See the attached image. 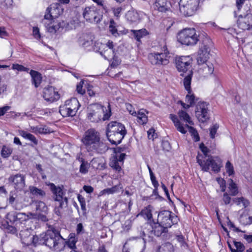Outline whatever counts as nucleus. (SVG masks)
<instances>
[{
  "instance_id": "63",
  "label": "nucleus",
  "mask_w": 252,
  "mask_h": 252,
  "mask_svg": "<svg viewBox=\"0 0 252 252\" xmlns=\"http://www.w3.org/2000/svg\"><path fill=\"white\" fill-rule=\"evenodd\" d=\"M76 232L77 234H80L84 233V228L83 225L81 223H79L77 224Z\"/></svg>"
},
{
  "instance_id": "8",
  "label": "nucleus",
  "mask_w": 252,
  "mask_h": 252,
  "mask_svg": "<svg viewBox=\"0 0 252 252\" xmlns=\"http://www.w3.org/2000/svg\"><path fill=\"white\" fill-rule=\"evenodd\" d=\"M80 104L76 98H72L65 101L64 104L60 107L59 112L63 117L74 116L79 107Z\"/></svg>"
},
{
  "instance_id": "40",
  "label": "nucleus",
  "mask_w": 252,
  "mask_h": 252,
  "mask_svg": "<svg viewBox=\"0 0 252 252\" xmlns=\"http://www.w3.org/2000/svg\"><path fill=\"white\" fill-rule=\"evenodd\" d=\"M192 77V73H190L184 79V85L186 90L188 91L189 93H190V83Z\"/></svg>"
},
{
  "instance_id": "6",
  "label": "nucleus",
  "mask_w": 252,
  "mask_h": 252,
  "mask_svg": "<svg viewBox=\"0 0 252 252\" xmlns=\"http://www.w3.org/2000/svg\"><path fill=\"white\" fill-rule=\"evenodd\" d=\"M171 56V53L168 51L166 45H164L161 52L149 54L148 59L152 64L165 65L169 63Z\"/></svg>"
},
{
  "instance_id": "59",
  "label": "nucleus",
  "mask_w": 252,
  "mask_h": 252,
  "mask_svg": "<svg viewBox=\"0 0 252 252\" xmlns=\"http://www.w3.org/2000/svg\"><path fill=\"white\" fill-rule=\"evenodd\" d=\"M162 147L164 150L169 151L171 149V146L168 141H164L162 142Z\"/></svg>"
},
{
  "instance_id": "36",
  "label": "nucleus",
  "mask_w": 252,
  "mask_h": 252,
  "mask_svg": "<svg viewBox=\"0 0 252 252\" xmlns=\"http://www.w3.org/2000/svg\"><path fill=\"white\" fill-rule=\"evenodd\" d=\"M158 252H174V247L173 245L167 242L162 244L160 246L158 249Z\"/></svg>"
},
{
  "instance_id": "61",
  "label": "nucleus",
  "mask_w": 252,
  "mask_h": 252,
  "mask_svg": "<svg viewBox=\"0 0 252 252\" xmlns=\"http://www.w3.org/2000/svg\"><path fill=\"white\" fill-rule=\"evenodd\" d=\"M200 149L201 151L203 153L205 157H207L208 153L209 152V150L207 147H206L204 144L201 143L200 145Z\"/></svg>"
},
{
  "instance_id": "32",
  "label": "nucleus",
  "mask_w": 252,
  "mask_h": 252,
  "mask_svg": "<svg viewBox=\"0 0 252 252\" xmlns=\"http://www.w3.org/2000/svg\"><path fill=\"white\" fill-rule=\"evenodd\" d=\"M133 33L134 38L138 42H140L141 38L149 34L148 32L145 29H142L139 30H131Z\"/></svg>"
},
{
  "instance_id": "37",
  "label": "nucleus",
  "mask_w": 252,
  "mask_h": 252,
  "mask_svg": "<svg viewBox=\"0 0 252 252\" xmlns=\"http://www.w3.org/2000/svg\"><path fill=\"white\" fill-rule=\"evenodd\" d=\"M31 131L36 134H46L50 132L49 130L46 126L40 127L39 126H31Z\"/></svg>"
},
{
  "instance_id": "44",
  "label": "nucleus",
  "mask_w": 252,
  "mask_h": 252,
  "mask_svg": "<svg viewBox=\"0 0 252 252\" xmlns=\"http://www.w3.org/2000/svg\"><path fill=\"white\" fill-rule=\"evenodd\" d=\"M12 153V149L5 145L3 146L1 150V155L3 158L9 157Z\"/></svg>"
},
{
  "instance_id": "20",
  "label": "nucleus",
  "mask_w": 252,
  "mask_h": 252,
  "mask_svg": "<svg viewBox=\"0 0 252 252\" xmlns=\"http://www.w3.org/2000/svg\"><path fill=\"white\" fill-rule=\"evenodd\" d=\"M238 27L243 30L252 29V14L248 13L244 16L240 15L237 21Z\"/></svg>"
},
{
  "instance_id": "46",
  "label": "nucleus",
  "mask_w": 252,
  "mask_h": 252,
  "mask_svg": "<svg viewBox=\"0 0 252 252\" xmlns=\"http://www.w3.org/2000/svg\"><path fill=\"white\" fill-rule=\"evenodd\" d=\"M78 200L80 203L81 208L84 214L86 213V201L85 198L81 195L78 194L77 195Z\"/></svg>"
},
{
  "instance_id": "15",
  "label": "nucleus",
  "mask_w": 252,
  "mask_h": 252,
  "mask_svg": "<svg viewBox=\"0 0 252 252\" xmlns=\"http://www.w3.org/2000/svg\"><path fill=\"white\" fill-rule=\"evenodd\" d=\"M114 151L116 155L111 158L109 165L115 170L119 172L122 169L121 166L123 164L126 154L121 153L123 150L120 148H117Z\"/></svg>"
},
{
  "instance_id": "17",
  "label": "nucleus",
  "mask_w": 252,
  "mask_h": 252,
  "mask_svg": "<svg viewBox=\"0 0 252 252\" xmlns=\"http://www.w3.org/2000/svg\"><path fill=\"white\" fill-rule=\"evenodd\" d=\"M192 60L189 56H182L176 58V65L179 72H186L191 68Z\"/></svg>"
},
{
  "instance_id": "7",
  "label": "nucleus",
  "mask_w": 252,
  "mask_h": 252,
  "mask_svg": "<svg viewBox=\"0 0 252 252\" xmlns=\"http://www.w3.org/2000/svg\"><path fill=\"white\" fill-rule=\"evenodd\" d=\"M197 162L202 168V170L204 171H208L210 168L215 173H218L220 171L221 167L222 166L221 160L218 157H209L206 161H202L199 158V156L197 157Z\"/></svg>"
},
{
  "instance_id": "5",
  "label": "nucleus",
  "mask_w": 252,
  "mask_h": 252,
  "mask_svg": "<svg viewBox=\"0 0 252 252\" xmlns=\"http://www.w3.org/2000/svg\"><path fill=\"white\" fill-rule=\"evenodd\" d=\"M199 35L194 28L185 29L177 35L178 41L182 44L194 45L199 40Z\"/></svg>"
},
{
  "instance_id": "27",
  "label": "nucleus",
  "mask_w": 252,
  "mask_h": 252,
  "mask_svg": "<svg viewBox=\"0 0 252 252\" xmlns=\"http://www.w3.org/2000/svg\"><path fill=\"white\" fill-rule=\"evenodd\" d=\"M209 52L210 49L207 46H204L203 48L200 50L197 58L198 64L209 62L208 59H209Z\"/></svg>"
},
{
  "instance_id": "19",
  "label": "nucleus",
  "mask_w": 252,
  "mask_h": 252,
  "mask_svg": "<svg viewBox=\"0 0 252 252\" xmlns=\"http://www.w3.org/2000/svg\"><path fill=\"white\" fill-rule=\"evenodd\" d=\"M63 10L60 3L58 2L53 3L46 10L44 17L46 19H48L49 18L56 19L57 17L63 13Z\"/></svg>"
},
{
  "instance_id": "26",
  "label": "nucleus",
  "mask_w": 252,
  "mask_h": 252,
  "mask_svg": "<svg viewBox=\"0 0 252 252\" xmlns=\"http://www.w3.org/2000/svg\"><path fill=\"white\" fill-rule=\"evenodd\" d=\"M93 37L88 33H82L78 39V43L81 47L87 48L93 44Z\"/></svg>"
},
{
  "instance_id": "47",
  "label": "nucleus",
  "mask_w": 252,
  "mask_h": 252,
  "mask_svg": "<svg viewBox=\"0 0 252 252\" xmlns=\"http://www.w3.org/2000/svg\"><path fill=\"white\" fill-rule=\"evenodd\" d=\"M9 198L8 199V202L9 204L12 206H13L15 204V202H16L17 195L16 193L14 191H11L9 193Z\"/></svg>"
},
{
  "instance_id": "16",
  "label": "nucleus",
  "mask_w": 252,
  "mask_h": 252,
  "mask_svg": "<svg viewBox=\"0 0 252 252\" xmlns=\"http://www.w3.org/2000/svg\"><path fill=\"white\" fill-rule=\"evenodd\" d=\"M42 23L48 32L50 33H55L60 28H63L65 26V23L63 21L61 22L50 18L48 19L44 18L42 20Z\"/></svg>"
},
{
  "instance_id": "13",
  "label": "nucleus",
  "mask_w": 252,
  "mask_h": 252,
  "mask_svg": "<svg viewBox=\"0 0 252 252\" xmlns=\"http://www.w3.org/2000/svg\"><path fill=\"white\" fill-rule=\"evenodd\" d=\"M83 17L90 23H98L102 19V15L94 6H88L85 7L83 12Z\"/></svg>"
},
{
  "instance_id": "30",
  "label": "nucleus",
  "mask_w": 252,
  "mask_h": 252,
  "mask_svg": "<svg viewBox=\"0 0 252 252\" xmlns=\"http://www.w3.org/2000/svg\"><path fill=\"white\" fill-rule=\"evenodd\" d=\"M137 114V122L140 125H144L148 122V112L145 109L139 110Z\"/></svg>"
},
{
  "instance_id": "22",
  "label": "nucleus",
  "mask_w": 252,
  "mask_h": 252,
  "mask_svg": "<svg viewBox=\"0 0 252 252\" xmlns=\"http://www.w3.org/2000/svg\"><path fill=\"white\" fill-rule=\"evenodd\" d=\"M152 232L157 237L164 238L168 232V228L163 225H160L158 222H152Z\"/></svg>"
},
{
  "instance_id": "31",
  "label": "nucleus",
  "mask_w": 252,
  "mask_h": 252,
  "mask_svg": "<svg viewBox=\"0 0 252 252\" xmlns=\"http://www.w3.org/2000/svg\"><path fill=\"white\" fill-rule=\"evenodd\" d=\"M29 190L32 195L39 198H42L46 195V192L44 190L34 186H30Z\"/></svg>"
},
{
  "instance_id": "39",
  "label": "nucleus",
  "mask_w": 252,
  "mask_h": 252,
  "mask_svg": "<svg viewBox=\"0 0 252 252\" xmlns=\"http://www.w3.org/2000/svg\"><path fill=\"white\" fill-rule=\"evenodd\" d=\"M79 161L81 162L80 167V172L82 174H86L88 172L90 164L82 158L79 159Z\"/></svg>"
},
{
  "instance_id": "45",
  "label": "nucleus",
  "mask_w": 252,
  "mask_h": 252,
  "mask_svg": "<svg viewBox=\"0 0 252 252\" xmlns=\"http://www.w3.org/2000/svg\"><path fill=\"white\" fill-rule=\"evenodd\" d=\"M118 190V188L115 186L111 188H107L101 190L100 192V195H104V194H113L115 192H116Z\"/></svg>"
},
{
  "instance_id": "35",
  "label": "nucleus",
  "mask_w": 252,
  "mask_h": 252,
  "mask_svg": "<svg viewBox=\"0 0 252 252\" xmlns=\"http://www.w3.org/2000/svg\"><path fill=\"white\" fill-rule=\"evenodd\" d=\"M126 18L127 20L132 22H138L140 20L139 14L135 11H129L126 14Z\"/></svg>"
},
{
  "instance_id": "23",
  "label": "nucleus",
  "mask_w": 252,
  "mask_h": 252,
  "mask_svg": "<svg viewBox=\"0 0 252 252\" xmlns=\"http://www.w3.org/2000/svg\"><path fill=\"white\" fill-rule=\"evenodd\" d=\"M200 67L199 69V72L204 77H207L214 72V66L210 62H208L199 64Z\"/></svg>"
},
{
  "instance_id": "24",
  "label": "nucleus",
  "mask_w": 252,
  "mask_h": 252,
  "mask_svg": "<svg viewBox=\"0 0 252 252\" xmlns=\"http://www.w3.org/2000/svg\"><path fill=\"white\" fill-rule=\"evenodd\" d=\"M31 228H25L21 230L20 232V236L22 243L27 246L31 245L32 240Z\"/></svg>"
},
{
  "instance_id": "51",
  "label": "nucleus",
  "mask_w": 252,
  "mask_h": 252,
  "mask_svg": "<svg viewBox=\"0 0 252 252\" xmlns=\"http://www.w3.org/2000/svg\"><path fill=\"white\" fill-rule=\"evenodd\" d=\"M12 68L14 70H17L20 71H26L28 72L29 70V68L24 67L22 65L19 64H13L12 66Z\"/></svg>"
},
{
  "instance_id": "11",
  "label": "nucleus",
  "mask_w": 252,
  "mask_h": 252,
  "mask_svg": "<svg viewBox=\"0 0 252 252\" xmlns=\"http://www.w3.org/2000/svg\"><path fill=\"white\" fill-rule=\"evenodd\" d=\"M178 220L177 217L172 214L171 211L163 210L159 212L157 222L168 228L172 225L177 223Z\"/></svg>"
},
{
  "instance_id": "56",
  "label": "nucleus",
  "mask_w": 252,
  "mask_h": 252,
  "mask_svg": "<svg viewBox=\"0 0 252 252\" xmlns=\"http://www.w3.org/2000/svg\"><path fill=\"white\" fill-rule=\"evenodd\" d=\"M83 83L84 82L81 81L77 85L76 90L77 92L81 94H83L85 93V90L83 89Z\"/></svg>"
},
{
  "instance_id": "53",
  "label": "nucleus",
  "mask_w": 252,
  "mask_h": 252,
  "mask_svg": "<svg viewBox=\"0 0 252 252\" xmlns=\"http://www.w3.org/2000/svg\"><path fill=\"white\" fill-rule=\"evenodd\" d=\"M76 244V241L74 237L71 236L69 239V240L67 242V245L72 250H75L76 249V247L75 246Z\"/></svg>"
},
{
  "instance_id": "58",
  "label": "nucleus",
  "mask_w": 252,
  "mask_h": 252,
  "mask_svg": "<svg viewBox=\"0 0 252 252\" xmlns=\"http://www.w3.org/2000/svg\"><path fill=\"white\" fill-rule=\"evenodd\" d=\"M25 139H29V140L32 142L35 145L37 144V140L36 137L32 134L29 133Z\"/></svg>"
},
{
  "instance_id": "43",
  "label": "nucleus",
  "mask_w": 252,
  "mask_h": 252,
  "mask_svg": "<svg viewBox=\"0 0 252 252\" xmlns=\"http://www.w3.org/2000/svg\"><path fill=\"white\" fill-rule=\"evenodd\" d=\"M117 24L113 19H111L109 23V30L110 32L115 36H117L119 34L117 29Z\"/></svg>"
},
{
  "instance_id": "50",
  "label": "nucleus",
  "mask_w": 252,
  "mask_h": 252,
  "mask_svg": "<svg viewBox=\"0 0 252 252\" xmlns=\"http://www.w3.org/2000/svg\"><path fill=\"white\" fill-rule=\"evenodd\" d=\"M176 239L179 243L180 244V246L184 248H187L188 245L185 241V238L182 235H176Z\"/></svg>"
},
{
  "instance_id": "41",
  "label": "nucleus",
  "mask_w": 252,
  "mask_h": 252,
  "mask_svg": "<svg viewBox=\"0 0 252 252\" xmlns=\"http://www.w3.org/2000/svg\"><path fill=\"white\" fill-rule=\"evenodd\" d=\"M189 92L190 93H188V94L186 96V101L192 106L197 101L198 98L195 97L194 94H191V91Z\"/></svg>"
},
{
  "instance_id": "64",
  "label": "nucleus",
  "mask_w": 252,
  "mask_h": 252,
  "mask_svg": "<svg viewBox=\"0 0 252 252\" xmlns=\"http://www.w3.org/2000/svg\"><path fill=\"white\" fill-rule=\"evenodd\" d=\"M148 137L149 139L153 140L154 139L155 130L154 129H150L148 132Z\"/></svg>"
},
{
  "instance_id": "25",
  "label": "nucleus",
  "mask_w": 252,
  "mask_h": 252,
  "mask_svg": "<svg viewBox=\"0 0 252 252\" xmlns=\"http://www.w3.org/2000/svg\"><path fill=\"white\" fill-rule=\"evenodd\" d=\"M170 3L167 0H156L153 7L159 12H165L170 9Z\"/></svg>"
},
{
  "instance_id": "9",
  "label": "nucleus",
  "mask_w": 252,
  "mask_h": 252,
  "mask_svg": "<svg viewBox=\"0 0 252 252\" xmlns=\"http://www.w3.org/2000/svg\"><path fill=\"white\" fill-rule=\"evenodd\" d=\"M169 118L173 122L175 127L178 131L182 134H185L187 132L186 128H188L191 135L193 136L195 141H198L199 140V136L197 131L194 127L189 126L188 124H183L178 117L173 114H170Z\"/></svg>"
},
{
  "instance_id": "42",
  "label": "nucleus",
  "mask_w": 252,
  "mask_h": 252,
  "mask_svg": "<svg viewBox=\"0 0 252 252\" xmlns=\"http://www.w3.org/2000/svg\"><path fill=\"white\" fill-rule=\"evenodd\" d=\"M229 187L228 189H229L230 192H231V194L232 195H236L238 192V188L236 184L233 182V180L230 179L229 180Z\"/></svg>"
},
{
  "instance_id": "28",
  "label": "nucleus",
  "mask_w": 252,
  "mask_h": 252,
  "mask_svg": "<svg viewBox=\"0 0 252 252\" xmlns=\"http://www.w3.org/2000/svg\"><path fill=\"white\" fill-rule=\"evenodd\" d=\"M26 214L24 213L11 212L7 215V219L10 222L14 223L21 220H26Z\"/></svg>"
},
{
  "instance_id": "48",
  "label": "nucleus",
  "mask_w": 252,
  "mask_h": 252,
  "mask_svg": "<svg viewBox=\"0 0 252 252\" xmlns=\"http://www.w3.org/2000/svg\"><path fill=\"white\" fill-rule=\"evenodd\" d=\"M240 222L244 225L250 224L252 223V217L242 215L240 217Z\"/></svg>"
},
{
  "instance_id": "2",
  "label": "nucleus",
  "mask_w": 252,
  "mask_h": 252,
  "mask_svg": "<svg viewBox=\"0 0 252 252\" xmlns=\"http://www.w3.org/2000/svg\"><path fill=\"white\" fill-rule=\"evenodd\" d=\"M88 152L102 153L107 150L105 143L100 140L99 132L94 128L87 130L82 139Z\"/></svg>"
},
{
  "instance_id": "34",
  "label": "nucleus",
  "mask_w": 252,
  "mask_h": 252,
  "mask_svg": "<svg viewBox=\"0 0 252 252\" xmlns=\"http://www.w3.org/2000/svg\"><path fill=\"white\" fill-rule=\"evenodd\" d=\"M180 120L184 121L189 125H193V123L191 120V118L188 113L184 110H180L178 113Z\"/></svg>"
},
{
  "instance_id": "62",
  "label": "nucleus",
  "mask_w": 252,
  "mask_h": 252,
  "mask_svg": "<svg viewBox=\"0 0 252 252\" xmlns=\"http://www.w3.org/2000/svg\"><path fill=\"white\" fill-rule=\"evenodd\" d=\"M10 108V106H5L0 108V116H3Z\"/></svg>"
},
{
  "instance_id": "14",
  "label": "nucleus",
  "mask_w": 252,
  "mask_h": 252,
  "mask_svg": "<svg viewBox=\"0 0 252 252\" xmlns=\"http://www.w3.org/2000/svg\"><path fill=\"white\" fill-rule=\"evenodd\" d=\"M208 103L205 102H198L196 106L195 113L198 121L204 123L210 118Z\"/></svg>"
},
{
  "instance_id": "4",
  "label": "nucleus",
  "mask_w": 252,
  "mask_h": 252,
  "mask_svg": "<svg viewBox=\"0 0 252 252\" xmlns=\"http://www.w3.org/2000/svg\"><path fill=\"white\" fill-rule=\"evenodd\" d=\"M126 134L125 126L116 121L108 124L107 127L106 135L109 141L113 144H120Z\"/></svg>"
},
{
  "instance_id": "55",
  "label": "nucleus",
  "mask_w": 252,
  "mask_h": 252,
  "mask_svg": "<svg viewBox=\"0 0 252 252\" xmlns=\"http://www.w3.org/2000/svg\"><path fill=\"white\" fill-rule=\"evenodd\" d=\"M32 34L35 38L39 39L41 37L39 29L37 27H33L32 28Z\"/></svg>"
},
{
  "instance_id": "1",
  "label": "nucleus",
  "mask_w": 252,
  "mask_h": 252,
  "mask_svg": "<svg viewBox=\"0 0 252 252\" xmlns=\"http://www.w3.org/2000/svg\"><path fill=\"white\" fill-rule=\"evenodd\" d=\"M66 244V242L61 236L59 231L53 227L40 235H33L31 242V245L34 246L45 245L50 249L57 252L62 251Z\"/></svg>"
},
{
  "instance_id": "10",
  "label": "nucleus",
  "mask_w": 252,
  "mask_h": 252,
  "mask_svg": "<svg viewBox=\"0 0 252 252\" xmlns=\"http://www.w3.org/2000/svg\"><path fill=\"white\" fill-rule=\"evenodd\" d=\"M198 0H180L179 2L180 13L185 16H191L196 11Z\"/></svg>"
},
{
  "instance_id": "18",
  "label": "nucleus",
  "mask_w": 252,
  "mask_h": 252,
  "mask_svg": "<svg viewBox=\"0 0 252 252\" xmlns=\"http://www.w3.org/2000/svg\"><path fill=\"white\" fill-rule=\"evenodd\" d=\"M8 181L16 190H21L25 186V176L21 174L11 175Z\"/></svg>"
},
{
  "instance_id": "29",
  "label": "nucleus",
  "mask_w": 252,
  "mask_h": 252,
  "mask_svg": "<svg viewBox=\"0 0 252 252\" xmlns=\"http://www.w3.org/2000/svg\"><path fill=\"white\" fill-rule=\"evenodd\" d=\"M30 74L32 77V84H34L35 88H37L41 83V74L39 72L33 70H31Z\"/></svg>"
},
{
  "instance_id": "49",
  "label": "nucleus",
  "mask_w": 252,
  "mask_h": 252,
  "mask_svg": "<svg viewBox=\"0 0 252 252\" xmlns=\"http://www.w3.org/2000/svg\"><path fill=\"white\" fill-rule=\"evenodd\" d=\"M225 169L226 172L228 174L229 176H231L234 174V171L233 166L229 161H227L225 165Z\"/></svg>"
},
{
  "instance_id": "54",
  "label": "nucleus",
  "mask_w": 252,
  "mask_h": 252,
  "mask_svg": "<svg viewBox=\"0 0 252 252\" xmlns=\"http://www.w3.org/2000/svg\"><path fill=\"white\" fill-rule=\"evenodd\" d=\"M234 244L239 252H242L245 250V247L241 242L234 241Z\"/></svg>"
},
{
  "instance_id": "38",
  "label": "nucleus",
  "mask_w": 252,
  "mask_h": 252,
  "mask_svg": "<svg viewBox=\"0 0 252 252\" xmlns=\"http://www.w3.org/2000/svg\"><path fill=\"white\" fill-rule=\"evenodd\" d=\"M35 204L37 211L43 213L45 214L47 213L48 207L44 202L41 201H35Z\"/></svg>"
},
{
  "instance_id": "52",
  "label": "nucleus",
  "mask_w": 252,
  "mask_h": 252,
  "mask_svg": "<svg viewBox=\"0 0 252 252\" xmlns=\"http://www.w3.org/2000/svg\"><path fill=\"white\" fill-rule=\"evenodd\" d=\"M219 128V125L218 124L214 125L211 127L210 128V135L212 138H214L215 134Z\"/></svg>"
},
{
  "instance_id": "57",
  "label": "nucleus",
  "mask_w": 252,
  "mask_h": 252,
  "mask_svg": "<svg viewBox=\"0 0 252 252\" xmlns=\"http://www.w3.org/2000/svg\"><path fill=\"white\" fill-rule=\"evenodd\" d=\"M222 200L225 205H227L230 203L231 197L226 192H225L223 194Z\"/></svg>"
},
{
  "instance_id": "21",
  "label": "nucleus",
  "mask_w": 252,
  "mask_h": 252,
  "mask_svg": "<svg viewBox=\"0 0 252 252\" xmlns=\"http://www.w3.org/2000/svg\"><path fill=\"white\" fill-rule=\"evenodd\" d=\"M43 97L47 101L53 102L60 98V94L54 87L49 86L44 89Z\"/></svg>"
},
{
  "instance_id": "3",
  "label": "nucleus",
  "mask_w": 252,
  "mask_h": 252,
  "mask_svg": "<svg viewBox=\"0 0 252 252\" xmlns=\"http://www.w3.org/2000/svg\"><path fill=\"white\" fill-rule=\"evenodd\" d=\"M112 115L110 104L104 111L103 106L97 103L90 104L87 107V118L91 122L97 123L108 120Z\"/></svg>"
},
{
  "instance_id": "33",
  "label": "nucleus",
  "mask_w": 252,
  "mask_h": 252,
  "mask_svg": "<svg viewBox=\"0 0 252 252\" xmlns=\"http://www.w3.org/2000/svg\"><path fill=\"white\" fill-rule=\"evenodd\" d=\"M139 215L142 216L145 219H146L151 223H152L154 221L152 217L151 206L150 205H149L148 206L143 209L139 213Z\"/></svg>"
},
{
  "instance_id": "12",
  "label": "nucleus",
  "mask_w": 252,
  "mask_h": 252,
  "mask_svg": "<svg viewBox=\"0 0 252 252\" xmlns=\"http://www.w3.org/2000/svg\"><path fill=\"white\" fill-rule=\"evenodd\" d=\"M48 186L53 194L54 200L60 203V207L66 208L67 206L68 199L63 196V186H56L53 183H50Z\"/></svg>"
},
{
  "instance_id": "60",
  "label": "nucleus",
  "mask_w": 252,
  "mask_h": 252,
  "mask_svg": "<svg viewBox=\"0 0 252 252\" xmlns=\"http://www.w3.org/2000/svg\"><path fill=\"white\" fill-rule=\"evenodd\" d=\"M107 47H108L109 48V49L106 50L105 51V53L108 52L110 53H111L112 54H113L114 51H113V49L114 47V45H113V42L109 41L107 43Z\"/></svg>"
}]
</instances>
